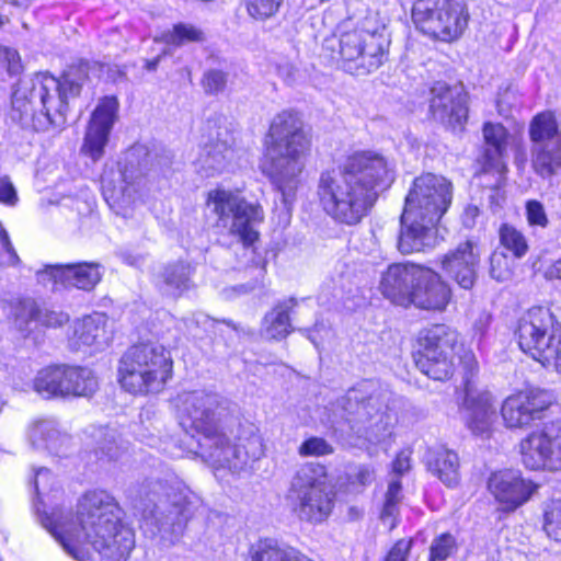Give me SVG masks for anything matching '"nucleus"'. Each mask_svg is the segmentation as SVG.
I'll list each match as a JSON object with an SVG mask.
<instances>
[{"instance_id": "nucleus-1", "label": "nucleus", "mask_w": 561, "mask_h": 561, "mask_svg": "<svg viewBox=\"0 0 561 561\" xmlns=\"http://www.w3.org/2000/svg\"><path fill=\"white\" fill-rule=\"evenodd\" d=\"M414 368L428 380L445 383L459 378L456 396L467 412L466 425L473 434L488 432L495 413V398L479 387L480 363L457 328L433 322L421 328L410 342Z\"/></svg>"}, {"instance_id": "nucleus-2", "label": "nucleus", "mask_w": 561, "mask_h": 561, "mask_svg": "<svg viewBox=\"0 0 561 561\" xmlns=\"http://www.w3.org/2000/svg\"><path fill=\"white\" fill-rule=\"evenodd\" d=\"M389 178V162L382 153L354 150L335 168L320 172L316 186L318 205L335 224L357 226L371 213L379 190Z\"/></svg>"}, {"instance_id": "nucleus-3", "label": "nucleus", "mask_w": 561, "mask_h": 561, "mask_svg": "<svg viewBox=\"0 0 561 561\" xmlns=\"http://www.w3.org/2000/svg\"><path fill=\"white\" fill-rule=\"evenodd\" d=\"M78 527L61 523L55 513L43 512L42 525L75 559L80 558V543H89L107 561H126L135 547L134 530L121 518V507L104 491L87 492L78 504Z\"/></svg>"}, {"instance_id": "nucleus-4", "label": "nucleus", "mask_w": 561, "mask_h": 561, "mask_svg": "<svg viewBox=\"0 0 561 561\" xmlns=\"http://www.w3.org/2000/svg\"><path fill=\"white\" fill-rule=\"evenodd\" d=\"M312 148L313 131L301 114L283 110L273 117L264 135L260 171L282 195H295Z\"/></svg>"}, {"instance_id": "nucleus-5", "label": "nucleus", "mask_w": 561, "mask_h": 561, "mask_svg": "<svg viewBox=\"0 0 561 561\" xmlns=\"http://www.w3.org/2000/svg\"><path fill=\"white\" fill-rule=\"evenodd\" d=\"M391 37L387 26L373 15L347 19L323 38L320 56L352 77H367L390 60Z\"/></svg>"}, {"instance_id": "nucleus-6", "label": "nucleus", "mask_w": 561, "mask_h": 561, "mask_svg": "<svg viewBox=\"0 0 561 561\" xmlns=\"http://www.w3.org/2000/svg\"><path fill=\"white\" fill-rule=\"evenodd\" d=\"M378 289L391 305L428 314L445 313L455 296L440 272L413 261L390 263L381 272Z\"/></svg>"}, {"instance_id": "nucleus-7", "label": "nucleus", "mask_w": 561, "mask_h": 561, "mask_svg": "<svg viewBox=\"0 0 561 561\" xmlns=\"http://www.w3.org/2000/svg\"><path fill=\"white\" fill-rule=\"evenodd\" d=\"M453 202L451 182L438 174L423 172L414 178L400 215L397 249L403 254L424 250L425 240Z\"/></svg>"}, {"instance_id": "nucleus-8", "label": "nucleus", "mask_w": 561, "mask_h": 561, "mask_svg": "<svg viewBox=\"0 0 561 561\" xmlns=\"http://www.w3.org/2000/svg\"><path fill=\"white\" fill-rule=\"evenodd\" d=\"M174 377V358L165 345L149 340L131 343L117 359L116 382L135 398L157 396Z\"/></svg>"}, {"instance_id": "nucleus-9", "label": "nucleus", "mask_w": 561, "mask_h": 561, "mask_svg": "<svg viewBox=\"0 0 561 561\" xmlns=\"http://www.w3.org/2000/svg\"><path fill=\"white\" fill-rule=\"evenodd\" d=\"M180 424L185 432L203 439L199 443L202 458L214 470L233 471L244 448L243 437H231L220 424L215 412L201 400L192 402L180 416Z\"/></svg>"}, {"instance_id": "nucleus-10", "label": "nucleus", "mask_w": 561, "mask_h": 561, "mask_svg": "<svg viewBox=\"0 0 561 561\" xmlns=\"http://www.w3.org/2000/svg\"><path fill=\"white\" fill-rule=\"evenodd\" d=\"M518 348L545 368L561 373V322L547 306H533L513 330Z\"/></svg>"}, {"instance_id": "nucleus-11", "label": "nucleus", "mask_w": 561, "mask_h": 561, "mask_svg": "<svg viewBox=\"0 0 561 561\" xmlns=\"http://www.w3.org/2000/svg\"><path fill=\"white\" fill-rule=\"evenodd\" d=\"M60 84L57 77L44 71L36 72L30 84L16 91L11 98L10 117L23 128L35 133L60 131L65 126L57 125Z\"/></svg>"}, {"instance_id": "nucleus-12", "label": "nucleus", "mask_w": 561, "mask_h": 561, "mask_svg": "<svg viewBox=\"0 0 561 561\" xmlns=\"http://www.w3.org/2000/svg\"><path fill=\"white\" fill-rule=\"evenodd\" d=\"M469 20L462 0H414L411 7L414 28L434 43H457L465 35Z\"/></svg>"}, {"instance_id": "nucleus-13", "label": "nucleus", "mask_w": 561, "mask_h": 561, "mask_svg": "<svg viewBox=\"0 0 561 561\" xmlns=\"http://www.w3.org/2000/svg\"><path fill=\"white\" fill-rule=\"evenodd\" d=\"M205 203L213 206L215 228L228 229L244 248H250L260 240V232L253 228V225L262 224L265 219L264 209L259 202L250 203L233 191L216 187L207 193Z\"/></svg>"}, {"instance_id": "nucleus-14", "label": "nucleus", "mask_w": 561, "mask_h": 561, "mask_svg": "<svg viewBox=\"0 0 561 561\" xmlns=\"http://www.w3.org/2000/svg\"><path fill=\"white\" fill-rule=\"evenodd\" d=\"M44 399L91 398L100 388L96 373L87 365L53 363L42 367L32 382Z\"/></svg>"}, {"instance_id": "nucleus-15", "label": "nucleus", "mask_w": 561, "mask_h": 561, "mask_svg": "<svg viewBox=\"0 0 561 561\" xmlns=\"http://www.w3.org/2000/svg\"><path fill=\"white\" fill-rule=\"evenodd\" d=\"M428 118L445 129L462 134L470 115V95L461 82L434 81L430 87Z\"/></svg>"}, {"instance_id": "nucleus-16", "label": "nucleus", "mask_w": 561, "mask_h": 561, "mask_svg": "<svg viewBox=\"0 0 561 561\" xmlns=\"http://www.w3.org/2000/svg\"><path fill=\"white\" fill-rule=\"evenodd\" d=\"M482 147L474 160V178L493 176L492 190L502 188L507 180V149L512 139L510 129L501 122L482 124Z\"/></svg>"}, {"instance_id": "nucleus-17", "label": "nucleus", "mask_w": 561, "mask_h": 561, "mask_svg": "<svg viewBox=\"0 0 561 561\" xmlns=\"http://www.w3.org/2000/svg\"><path fill=\"white\" fill-rule=\"evenodd\" d=\"M518 454L528 470H561V421L528 432L518 443Z\"/></svg>"}, {"instance_id": "nucleus-18", "label": "nucleus", "mask_w": 561, "mask_h": 561, "mask_svg": "<svg viewBox=\"0 0 561 561\" xmlns=\"http://www.w3.org/2000/svg\"><path fill=\"white\" fill-rule=\"evenodd\" d=\"M553 405L552 396L539 388L518 389L508 394L501 404L500 414L508 430H524L546 416Z\"/></svg>"}, {"instance_id": "nucleus-19", "label": "nucleus", "mask_w": 561, "mask_h": 561, "mask_svg": "<svg viewBox=\"0 0 561 561\" xmlns=\"http://www.w3.org/2000/svg\"><path fill=\"white\" fill-rule=\"evenodd\" d=\"M486 489L497 503V510L507 515L525 505L537 492L538 484L519 470L502 468L490 473Z\"/></svg>"}, {"instance_id": "nucleus-20", "label": "nucleus", "mask_w": 561, "mask_h": 561, "mask_svg": "<svg viewBox=\"0 0 561 561\" xmlns=\"http://www.w3.org/2000/svg\"><path fill=\"white\" fill-rule=\"evenodd\" d=\"M119 100L115 94L103 95L99 99L87 123L81 152L93 161L104 156L110 134L118 121Z\"/></svg>"}, {"instance_id": "nucleus-21", "label": "nucleus", "mask_w": 561, "mask_h": 561, "mask_svg": "<svg viewBox=\"0 0 561 561\" xmlns=\"http://www.w3.org/2000/svg\"><path fill=\"white\" fill-rule=\"evenodd\" d=\"M296 480L290 488L295 497L294 511L309 523L325 520L334 507V494L329 485L317 478L297 476Z\"/></svg>"}, {"instance_id": "nucleus-22", "label": "nucleus", "mask_w": 561, "mask_h": 561, "mask_svg": "<svg viewBox=\"0 0 561 561\" xmlns=\"http://www.w3.org/2000/svg\"><path fill=\"white\" fill-rule=\"evenodd\" d=\"M481 260L480 243L468 238L438 257L442 271L460 289L472 290L478 280Z\"/></svg>"}, {"instance_id": "nucleus-23", "label": "nucleus", "mask_w": 561, "mask_h": 561, "mask_svg": "<svg viewBox=\"0 0 561 561\" xmlns=\"http://www.w3.org/2000/svg\"><path fill=\"white\" fill-rule=\"evenodd\" d=\"M41 273L55 286L92 291L102 280L101 265L95 262L47 264Z\"/></svg>"}, {"instance_id": "nucleus-24", "label": "nucleus", "mask_w": 561, "mask_h": 561, "mask_svg": "<svg viewBox=\"0 0 561 561\" xmlns=\"http://www.w3.org/2000/svg\"><path fill=\"white\" fill-rule=\"evenodd\" d=\"M92 62L85 58H80L68 66V69L62 71L60 77L57 78L60 87L59 91V105L57 110V125H67V117L69 113V100L78 99L83 91V83L90 79V70Z\"/></svg>"}, {"instance_id": "nucleus-25", "label": "nucleus", "mask_w": 561, "mask_h": 561, "mask_svg": "<svg viewBox=\"0 0 561 561\" xmlns=\"http://www.w3.org/2000/svg\"><path fill=\"white\" fill-rule=\"evenodd\" d=\"M425 467L447 488H456L460 482V460L458 454L445 446L427 450Z\"/></svg>"}, {"instance_id": "nucleus-26", "label": "nucleus", "mask_w": 561, "mask_h": 561, "mask_svg": "<svg viewBox=\"0 0 561 561\" xmlns=\"http://www.w3.org/2000/svg\"><path fill=\"white\" fill-rule=\"evenodd\" d=\"M247 561H316L291 547H284L273 538H260L249 547Z\"/></svg>"}, {"instance_id": "nucleus-27", "label": "nucleus", "mask_w": 561, "mask_h": 561, "mask_svg": "<svg viewBox=\"0 0 561 561\" xmlns=\"http://www.w3.org/2000/svg\"><path fill=\"white\" fill-rule=\"evenodd\" d=\"M297 306L295 298L279 301L263 318V330L267 337L273 341H282L294 331L290 314Z\"/></svg>"}, {"instance_id": "nucleus-28", "label": "nucleus", "mask_w": 561, "mask_h": 561, "mask_svg": "<svg viewBox=\"0 0 561 561\" xmlns=\"http://www.w3.org/2000/svg\"><path fill=\"white\" fill-rule=\"evenodd\" d=\"M7 320L14 330L28 336L30 325L36 321L39 314V304L32 297H18L7 304Z\"/></svg>"}, {"instance_id": "nucleus-29", "label": "nucleus", "mask_w": 561, "mask_h": 561, "mask_svg": "<svg viewBox=\"0 0 561 561\" xmlns=\"http://www.w3.org/2000/svg\"><path fill=\"white\" fill-rule=\"evenodd\" d=\"M207 33L199 25L188 22H176L171 28L160 34L156 42L163 43L172 48H180L186 45H202L207 42Z\"/></svg>"}, {"instance_id": "nucleus-30", "label": "nucleus", "mask_w": 561, "mask_h": 561, "mask_svg": "<svg viewBox=\"0 0 561 561\" xmlns=\"http://www.w3.org/2000/svg\"><path fill=\"white\" fill-rule=\"evenodd\" d=\"M531 168L542 179L556 175L561 170V138L551 146L548 144L534 145Z\"/></svg>"}, {"instance_id": "nucleus-31", "label": "nucleus", "mask_w": 561, "mask_h": 561, "mask_svg": "<svg viewBox=\"0 0 561 561\" xmlns=\"http://www.w3.org/2000/svg\"><path fill=\"white\" fill-rule=\"evenodd\" d=\"M528 136L533 145H545L561 138L560 124L552 110L536 113L528 125Z\"/></svg>"}, {"instance_id": "nucleus-32", "label": "nucleus", "mask_w": 561, "mask_h": 561, "mask_svg": "<svg viewBox=\"0 0 561 561\" xmlns=\"http://www.w3.org/2000/svg\"><path fill=\"white\" fill-rule=\"evenodd\" d=\"M193 273L194 268L188 262L178 260L163 266L160 278L172 296L179 298L192 288L191 276Z\"/></svg>"}, {"instance_id": "nucleus-33", "label": "nucleus", "mask_w": 561, "mask_h": 561, "mask_svg": "<svg viewBox=\"0 0 561 561\" xmlns=\"http://www.w3.org/2000/svg\"><path fill=\"white\" fill-rule=\"evenodd\" d=\"M106 339V322L99 317L85 316L75 323L72 340L77 348L100 345Z\"/></svg>"}, {"instance_id": "nucleus-34", "label": "nucleus", "mask_w": 561, "mask_h": 561, "mask_svg": "<svg viewBox=\"0 0 561 561\" xmlns=\"http://www.w3.org/2000/svg\"><path fill=\"white\" fill-rule=\"evenodd\" d=\"M497 234L500 247L514 259H522L529 252L530 247L527 236L514 225L501 224Z\"/></svg>"}, {"instance_id": "nucleus-35", "label": "nucleus", "mask_w": 561, "mask_h": 561, "mask_svg": "<svg viewBox=\"0 0 561 561\" xmlns=\"http://www.w3.org/2000/svg\"><path fill=\"white\" fill-rule=\"evenodd\" d=\"M284 0H241L248 16L254 22H266L275 18Z\"/></svg>"}, {"instance_id": "nucleus-36", "label": "nucleus", "mask_w": 561, "mask_h": 561, "mask_svg": "<svg viewBox=\"0 0 561 561\" xmlns=\"http://www.w3.org/2000/svg\"><path fill=\"white\" fill-rule=\"evenodd\" d=\"M542 530L547 537L561 543V497L551 500L542 513Z\"/></svg>"}, {"instance_id": "nucleus-37", "label": "nucleus", "mask_w": 561, "mask_h": 561, "mask_svg": "<svg viewBox=\"0 0 561 561\" xmlns=\"http://www.w3.org/2000/svg\"><path fill=\"white\" fill-rule=\"evenodd\" d=\"M457 548L456 537L449 531L442 533L433 539L427 561H446L457 551Z\"/></svg>"}, {"instance_id": "nucleus-38", "label": "nucleus", "mask_w": 561, "mask_h": 561, "mask_svg": "<svg viewBox=\"0 0 561 561\" xmlns=\"http://www.w3.org/2000/svg\"><path fill=\"white\" fill-rule=\"evenodd\" d=\"M124 450L115 438H104L94 446L89 454L93 456L94 462L100 465L115 463L122 457Z\"/></svg>"}, {"instance_id": "nucleus-39", "label": "nucleus", "mask_w": 561, "mask_h": 561, "mask_svg": "<svg viewBox=\"0 0 561 561\" xmlns=\"http://www.w3.org/2000/svg\"><path fill=\"white\" fill-rule=\"evenodd\" d=\"M334 446L321 436H308L298 447V454L304 458H321L333 455Z\"/></svg>"}, {"instance_id": "nucleus-40", "label": "nucleus", "mask_w": 561, "mask_h": 561, "mask_svg": "<svg viewBox=\"0 0 561 561\" xmlns=\"http://www.w3.org/2000/svg\"><path fill=\"white\" fill-rule=\"evenodd\" d=\"M525 217L531 228L546 229L550 222L543 204L535 198L525 202Z\"/></svg>"}, {"instance_id": "nucleus-41", "label": "nucleus", "mask_w": 561, "mask_h": 561, "mask_svg": "<svg viewBox=\"0 0 561 561\" xmlns=\"http://www.w3.org/2000/svg\"><path fill=\"white\" fill-rule=\"evenodd\" d=\"M70 320L68 313L54 309L43 308L39 305V314L35 323L41 329H58L67 324Z\"/></svg>"}, {"instance_id": "nucleus-42", "label": "nucleus", "mask_w": 561, "mask_h": 561, "mask_svg": "<svg viewBox=\"0 0 561 561\" xmlns=\"http://www.w3.org/2000/svg\"><path fill=\"white\" fill-rule=\"evenodd\" d=\"M201 84L206 94L216 95L227 85V72L219 69H209L204 72Z\"/></svg>"}, {"instance_id": "nucleus-43", "label": "nucleus", "mask_w": 561, "mask_h": 561, "mask_svg": "<svg viewBox=\"0 0 561 561\" xmlns=\"http://www.w3.org/2000/svg\"><path fill=\"white\" fill-rule=\"evenodd\" d=\"M374 477L375 470L370 466L362 465L354 474L345 477V485L348 488H366L373 482Z\"/></svg>"}, {"instance_id": "nucleus-44", "label": "nucleus", "mask_w": 561, "mask_h": 561, "mask_svg": "<svg viewBox=\"0 0 561 561\" xmlns=\"http://www.w3.org/2000/svg\"><path fill=\"white\" fill-rule=\"evenodd\" d=\"M413 542V538L398 539L387 552L383 561H408Z\"/></svg>"}, {"instance_id": "nucleus-45", "label": "nucleus", "mask_w": 561, "mask_h": 561, "mask_svg": "<svg viewBox=\"0 0 561 561\" xmlns=\"http://www.w3.org/2000/svg\"><path fill=\"white\" fill-rule=\"evenodd\" d=\"M18 193L10 178L0 176V203L7 206H14L18 203Z\"/></svg>"}, {"instance_id": "nucleus-46", "label": "nucleus", "mask_w": 561, "mask_h": 561, "mask_svg": "<svg viewBox=\"0 0 561 561\" xmlns=\"http://www.w3.org/2000/svg\"><path fill=\"white\" fill-rule=\"evenodd\" d=\"M410 461L411 459L409 453H407L405 450L398 451L391 462V469L393 473H396L399 478L402 477L405 472L410 470Z\"/></svg>"}, {"instance_id": "nucleus-47", "label": "nucleus", "mask_w": 561, "mask_h": 561, "mask_svg": "<svg viewBox=\"0 0 561 561\" xmlns=\"http://www.w3.org/2000/svg\"><path fill=\"white\" fill-rule=\"evenodd\" d=\"M402 483L400 479L393 480L388 484L386 494H385V502L400 504L402 500Z\"/></svg>"}, {"instance_id": "nucleus-48", "label": "nucleus", "mask_w": 561, "mask_h": 561, "mask_svg": "<svg viewBox=\"0 0 561 561\" xmlns=\"http://www.w3.org/2000/svg\"><path fill=\"white\" fill-rule=\"evenodd\" d=\"M480 215V209L477 205L469 204L465 207L461 220L462 225L467 228H472L476 225L477 218Z\"/></svg>"}, {"instance_id": "nucleus-49", "label": "nucleus", "mask_w": 561, "mask_h": 561, "mask_svg": "<svg viewBox=\"0 0 561 561\" xmlns=\"http://www.w3.org/2000/svg\"><path fill=\"white\" fill-rule=\"evenodd\" d=\"M399 504L389 503L383 501L380 517L382 519L390 517L392 518L390 529H393L398 525Z\"/></svg>"}, {"instance_id": "nucleus-50", "label": "nucleus", "mask_w": 561, "mask_h": 561, "mask_svg": "<svg viewBox=\"0 0 561 561\" xmlns=\"http://www.w3.org/2000/svg\"><path fill=\"white\" fill-rule=\"evenodd\" d=\"M543 276L548 280H561V259L548 264L543 270Z\"/></svg>"}, {"instance_id": "nucleus-51", "label": "nucleus", "mask_w": 561, "mask_h": 561, "mask_svg": "<svg viewBox=\"0 0 561 561\" xmlns=\"http://www.w3.org/2000/svg\"><path fill=\"white\" fill-rule=\"evenodd\" d=\"M514 162H515V165H516V168L518 170H524L525 169V165H526V162H527V157H526V152H525L524 148H522L519 150V152H517L515 154Z\"/></svg>"}, {"instance_id": "nucleus-52", "label": "nucleus", "mask_w": 561, "mask_h": 561, "mask_svg": "<svg viewBox=\"0 0 561 561\" xmlns=\"http://www.w3.org/2000/svg\"><path fill=\"white\" fill-rule=\"evenodd\" d=\"M0 236H1V241L3 243V247L5 249V251H8L9 253H13L14 254V250H13V247L11 244V241H10V238L7 233L5 230H1L0 231Z\"/></svg>"}, {"instance_id": "nucleus-53", "label": "nucleus", "mask_w": 561, "mask_h": 561, "mask_svg": "<svg viewBox=\"0 0 561 561\" xmlns=\"http://www.w3.org/2000/svg\"><path fill=\"white\" fill-rule=\"evenodd\" d=\"M160 62V57H154L152 59H148L145 62V68L149 71H153L157 69L158 65Z\"/></svg>"}, {"instance_id": "nucleus-54", "label": "nucleus", "mask_w": 561, "mask_h": 561, "mask_svg": "<svg viewBox=\"0 0 561 561\" xmlns=\"http://www.w3.org/2000/svg\"><path fill=\"white\" fill-rule=\"evenodd\" d=\"M250 438H255L256 440H260V437H259V434H257V430L251 431L250 434H249V437H245L244 439H250Z\"/></svg>"}, {"instance_id": "nucleus-55", "label": "nucleus", "mask_w": 561, "mask_h": 561, "mask_svg": "<svg viewBox=\"0 0 561 561\" xmlns=\"http://www.w3.org/2000/svg\"><path fill=\"white\" fill-rule=\"evenodd\" d=\"M8 22V20L0 14V28Z\"/></svg>"}, {"instance_id": "nucleus-56", "label": "nucleus", "mask_w": 561, "mask_h": 561, "mask_svg": "<svg viewBox=\"0 0 561 561\" xmlns=\"http://www.w3.org/2000/svg\"><path fill=\"white\" fill-rule=\"evenodd\" d=\"M94 65H96L100 69L104 67V64L100 61L94 62Z\"/></svg>"}, {"instance_id": "nucleus-57", "label": "nucleus", "mask_w": 561, "mask_h": 561, "mask_svg": "<svg viewBox=\"0 0 561 561\" xmlns=\"http://www.w3.org/2000/svg\"><path fill=\"white\" fill-rule=\"evenodd\" d=\"M34 484H35V489L37 490V481L36 480L34 481Z\"/></svg>"}]
</instances>
